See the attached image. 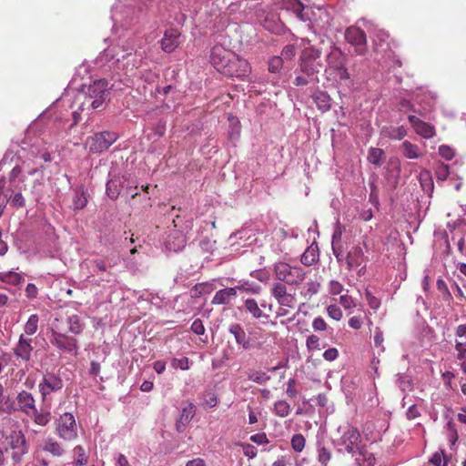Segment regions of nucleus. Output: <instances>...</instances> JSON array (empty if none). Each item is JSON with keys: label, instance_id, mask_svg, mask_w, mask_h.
I'll list each match as a JSON object with an SVG mask.
<instances>
[{"label": "nucleus", "instance_id": "1", "mask_svg": "<svg viewBox=\"0 0 466 466\" xmlns=\"http://www.w3.org/2000/svg\"><path fill=\"white\" fill-rule=\"evenodd\" d=\"M108 90V82L106 79L94 81L89 85L86 93H81L77 96L78 100L83 99L78 109L84 111L88 108H100L106 100Z\"/></svg>", "mask_w": 466, "mask_h": 466}, {"label": "nucleus", "instance_id": "2", "mask_svg": "<svg viewBox=\"0 0 466 466\" xmlns=\"http://www.w3.org/2000/svg\"><path fill=\"white\" fill-rule=\"evenodd\" d=\"M320 56L321 51L315 46L303 48L299 56L300 72L315 82H319L318 74L323 66Z\"/></svg>", "mask_w": 466, "mask_h": 466}, {"label": "nucleus", "instance_id": "3", "mask_svg": "<svg viewBox=\"0 0 466 466\" xmlns=\"http://www.w3.org/2000/svg\"><path fill=\"white\" fill-rule=\"evenodd\" d=\"M273 272L277 279L289 286H299L306 279L305 270L299 266H291L286 262H278L273 266Z\"/></svg>", "mask_w": 466, "mask_h": 466}, {"label": "nucleus", "instance_id": "4", "mask_svg": "<svg viewBox=\"0 0 466 466\" xmlns=\"http://www.w3.org/2000/svg\"><path fill=\"white\" fill-rule=\"evenodd\" d=\"M339 431H342L341 436L335 441L339 452H347L352 455L365 445L357 428L339 427Z\"/></svg>", "mask_w": 466, "mask_h": 466}, {"label": "nucleus", "instance_id": "5", "mask_svg": "<svg viewBox=\"0 0 466 466\" xmlns=\"http://www.w3.org/2000/svg\"><path fill=\"white\" fill-rule=\"evenodd\" d=\"M8 447L12 450L11 458L15 464L23 461V457L29 451V444L21 430H13L5 437Z\"/></svg>", "mask_w": 466, "mask_h": 466}, {"label": "nucleus", "instance_id": "6", "mask_svg": "<svg viewBox=\"0 0 466 466\" xmlns=\"http://www.w3.org/2000/svg\"><path fill=\"white\" fill-rule=\"evenodd\" d=\"M118 138L116 132L102 131L95 133L86 140V147L92 154H101L106 151Z\"/></svg>", "mask_w": 466, "mask_h": 466}, {"label": "nucleus", "instance_id": "7", "mask_svg": "<svg viewBox=\"0 0 466 466\" xmlns=\"http://www.w3.org/2000/svg\"><path fill=\"white\" fill-rule=\"evenodd\" d=\"M56 432L64 441H71L77 438V425L74 415L65 412L56 420Z\"/></svg>", "mask_w": 466, "mask_h": 466}, {"label": "nucleus", "instance_id": "8", "mask_svg": "<svg viewBox=\"0 0 466 466\" xmlns=\"http://www.w3.org/2000/svg\"><path fill=\"white\" fill-rule=\"evenodd\" d=\"M5 411L11 413L13 411H21L26 415H31L35 411V400L32 393L22 390L18 392L15 401H5Z\"/></svg>", "mask_w": 466, "mask_h": 466}, {"label": "nucleus", "instance_id": "9", "mask_svg": "<svg viewBox=\"0 0 466 466\" xmlns=\"http://www.w3.org/2000/svg\"><path fill=\"white\" fill-rule=\"evenodd\" d=\"M50 343L60 352L70 353L74 356L78 353V341L55 329H51Z\"/></svg>", "mask_w": 466, "mask_h": 466}, {"label": "nucleus", "instance_id": "10", "mask_svg": "<svg viewBox=\"0 0 466 466\" xmlns=\"http://www.w3.org/2000/svg\"><path fill=\"white\" fill-rule=\"evenodd\" d=\"M269 291L279 306L289 309L295 308L297 303L296 295L288 291L286 284L275 281L272 283Z\"/></svg>", "mask_w": 466, "mask_h": 466}, {"label": "nucleus", "instance_id": "11", "mask_svg": "<svg viewBox=\"0 0 466 466\" xmlns=\"http://www.w3.org/2000/svg\"><path fill=\"white\" fill-rule=\"evenodd\" d=\"M63 386V380L59 375L54 372H46L38 384L43 400H46L49 394L62 390Z\"/></svg>", "mask_w": 466, "mask_h": 466}, {"label": "nucleus", "instance_id": "12", "mask_svg": "<svg viewBox=\"0 0 466 466\" xmlns=\"http://www.w3.org/2000/svg\"><path fill=\"white\" fill-rule=\"evenodd\" d=\"M230 59H235V53L221 45H216L211 49L210 62L217 71L222 73Z\"/></svg>", "mask_w": 466, "mask_h": 466}, {"label": "nucleus", "instance_id": "13", "mask_svg": "<svg viewBox=\"0 0 466 466\" xmlns=\"http://www.w3.org/2000/svg\"><path fill=\"white\" fill-rule=\"evenodd\" d=\"M250 70L249 63L235 54V59H230L221 74L228 77L243 78L250 73Z\"/></svg>", "mask_w": 466, "mask_h": 466}, {"label": "nucleus", "instance_id": "14", "mask_svg": "<svg viewBox=\"0 0 466 466\" xmlns=\"http://www.w3.org/2000/svg\"><path fill=\"white\" fill-rule=\"evenodd\" d=\"M347 42L355 46L358 55H363L366 51L367 38L363 30L359 27L350 26L345 32Z\"/></svg>", "mask_w": 466, "mask_h": 466}, {"label": "nucleus", "instance_id": "15", "mask_svg": "<svg viewBox=\"0 0 466 466\" xmlns=\"http://www.w3.org/2000/svg\"><path fill=\"white\" fill-rule=\"evenodd\" d=\"M32 342L33 339L31 338L26 337L25 334H21L17 343L13 349L15 356L25 362H28L31 360L32 352L34 350Z\"/></svg>", "mask_w": 466, "mask_h": 466}, {"label": "nucleus", "instance_id": "16", "mask_svg": "<svg viewBox=\"0 0 466 466\" xmlns=\"http://www.w3.org/2000/svg\"><path fill=\"white\" fill-rule=\"evenodd\" d=\"M181 33L175 28H169L165 31L161 39V48L165 53L174 52L182 42Z\"/></svg>", "mask_w": 466, "mask_h": 466}, {"label": "nucleus", "instance_id": "17", "mask_svg": "<svg viewBox=\"0 0 466 466\" xmlns=\"http://www.w3.org/2000/svg\"><path fill=\"white\" fill-rule=\"evenodd\" d=\"M408 119L417 135L426 139L431 138L435 136L436 131L433 126L422 121L413 115H410Z\"/></svg>", "mask_w": 466, "mask_h": 466}, {"label": "nucleus", "instance_id": "18", "mask_svg": "<svg viewBox=\"0 0 466 466\" xmlns=\"http://www.w3.org/2000/svg\"><path fill=\"white\" fill-rule=\"evenodd\" d=\"M228 331L234 336L236 343L243 350H248L253 348L249 336L240 324H231L228 328Z\"/></svg>", "mask_w": 466, "mask_h": 466}, {"label": "nucleus", "instance_id": "19", "mask_svg": "<svg viewBox=\"0 0 466 466\" xmlns=\"http://www.w3.org/2000/svg\"><path fill=\"white\" fill-rule=\"evenodd\" d=\"M134 41L130 37V34L127 32L126 35L123 39H119L117 43V51L112 55L113 58H116V62H119L120 59H126L129 56L134 50Z\"/></svg>", "mask_w": 466, "mask_h": 466}, {"label": "nucleus", "instance_id": "20", "mask_svg": "<svg viewBox=\"0 0 466 466\" xmlns=\"http://www.w3.org/2000/svg\"><path fill=\"white\" fill-rule=\"evenodd\" d=\"M351 456L355 466H375L377 462L374 453L368 451L366 444Z\"/></svg>", "mask_w": 466, "mask_h": 466}, {"label": "nucleus", "instance_id": "21", "mask_svg": "<svg viewBox=\"0 0 466 466\" xmlns=\"http://www.w3.org/2000/svg\"><path fill=\"white\" fill-rule=\"evenodd\" d=\"M196 414V407L189 403L182 409L179 418L177 420L175 427L177 432H183L187 425L190 422Z\"/></svg>", "mask_w": 466, "mask_h": 466}, {"label": "nucleus", "instance_id": "22", "mask_svg": "<svg viewBox=\"0 0 466 466\" xmlns=\"http://www.w3.org/2000/svg\"><path fill=\"white\" fill-rule=\"evenodd\" d=\"M282 8L292 12L299 20L305 22L309 19L305 6L299 0H283Z\"/></svg>", "mask_w": 466, "mask_h": 466}, {"label": "nucleus", "instance_id": "23", "mask_svg": "<svg viewBox=\"0 0 466 466\" xmlns=\"http://www.w3.org/2000/svg\"><path fill=\"white\" fill-rule=\"evenodd\" d=\"M237 297L236 289L226 288L219 289L214 295L211 303L213 305H228Z\"/></svg>", "mask_w": 466, "mask_h": 466}, {"label": "nucleus", "instance_id": "24", "mask_svg": "<svg viewBox=\"0 0 466 466\" xmlns=\"http://www.w3.org/2000/svg\"><path fill=\"white\" fill-rule=\"evenodd\" d=\"M186 246V238L178 231H175L174 233H171L167 241H166V248L169 251L177 252L181 249H183Z\"/></svg>", "mask_w": 466, "mask_h": 466}, {"label": "nucleus", "instance_id": "25", "mask_svg": "<svg viewBox=\"0 0 466 466\" xmlns=\"http://www.w3.org/2000/svg\"><path fill=\"white\" fill-rule=\"evenodd\" d=\"M365 260L364 251L361 247H353L347 255V265L349 268L360 266Z\"/></svg>", "mask_w": 466, "mask_h": 466}, {"label": "nucleus", "instance_id": "26", "mask_svg": "<svg viewBox=\"0 0 466 466\" xmlns=\"http://www.w3.org/2000/svg\"><path fill=\"white\" fill-rule=\"evenodd\" d=\"M42 450L54 457H61L65 453L62 444L51 437L43 441Z\"/></svg>", "mask_w": 466, "mask_h": 466}, {"label": "nucleus", "instance_id": "27", "mask_svg": "<svg viewBox=\"0 0 466 466\" xmlns=\"http://www.w3.org/2000/svg\"><path fill=\"white\" fill-rule=\"evenodd\" d=\"M312 98L318 109L321 112L324 113L330 109L331 99L326 92L318 90L313 94Z\"/></svg>", "mask_w": 466, "mask_h": 466}, {"label": "nucleus", "instance_id": "28", "mask_svg": "<svg viewBox=\"0 0 466 466\" xmlns=\"http://www.w3.org/2000/svg\"><path fill=\"white\" fill-rule=\"evenodd\" d=\"M401 151L403 156L408 159H418L423 156L420 148L410 142L409 140H404L401 144Z\"/></svg>", "mask_w": 466, "mask_h": 466}, {"label": "nucleus", "instance_id": "29", "mask_svg": "<svg viewBox=\"0 0 466 466\" xmlns=\"http://www.w3.org/2000/svg\"><path fill=\"white\" fill-rule=\"evenodd\" d=\"M244 309L249 313L254 319H268V314H264L262 309L258 306V302L254 299H247L244 301Z\"/></svg>", "mask_w": 466, "mask_h": 466}, {"label": "nucleus", "instance_id": "30", "mask_svg": "<svg viewBox=\"0 0 466 466\" xmlns=\"http://www.w3.org/2000/svg\"><path fill=\"white\" fill-rule=\"evenodd\" d=\"M319 248L312 244L303 252L300 261L305 266H312L319 261Z\"/></svg>", "mask_w": 466, "mask_h": 466}, {"label": "nucleus", "instance_id": "31", "mask_svg": "<svg viewBox=\"0 0 466 466\" xmlns=\"http://www.w3.org/2000/svg\"><path fill=\"white\" fill-rule=\"evenodd\" d=\"M0 280L4 283L18 286L24 283L25 279L23 274L15 270L0 272Z\"/></svg>", "mask_w": 466, "mask_h": 466}, {"label": "nucleus", "instance_id": "32", "mask_svg": "<svg viewBox=\"0 0 466 466\" xmlns=\"http://www.w3.org/2000/svg\"><path fill=\"white\" fill-rule=\"evenodd\" d=\"M454 349L456 350V360L463 374L466 375V342L456 340Z\"/></svg>", "mask_w": 466, "mask_h": 466}, {"label": "nucleus", "instance_id": "33", "mask_svg": "<svg viewBox=\"0 0 466 466\" xmlns=\"http://www.w3.org/2000/svg\"><path fill=\"white\" fill-rule=\"evenodd\" d=\"M88 203L87 194L83 187L75 190L73 198V208L75 210H80L86 207Z\"/></svg>", "mask_w": 466, "mask_h": 466}, {"label": "nucleus", "instance_id": "34", "mask_svg": "<svg viewBox=\"0 0 466 466\" xmlns=\"http://www.w3.org/2000/svg\"><path fill=\"white\" fill-rule=\"evenodd\" d=\"M367 159L370 164L380 167L385 159V153L381 148L370 147Z\"/></svg>", "mask_w": 466, "mask_h": 466}, {"label": "nucleus", "instance_id": "35", "mask_svg": "<svg viewBox=\"0 0 466 466\" xmlns=\"http://www.w3.org/2000/svg\"><path fill=\"white\" fill-rule=\"evenodd\" d=\"M328 64L329 68H332L335 71L345 66L344 57L341 52L338 49L333 50L328 56Z\"/></svg>", "mask_w": 466, "mask_h": 466}, {"label": "nucleus", "instance_id": "36", "mask_svg": "<svg viewBox=\"0 0 466 466\" xmlns=\"http://www.w3.org/2000/svg\"><path fill=\"white\" fill-rule=\"evenodd\" d=\"M320 289V283L318 280H309L303 286L300 295L308 299L318 294Z\"/></svg>", "mask_w": 466, "mask_h": 466}, {"label": "nucleus", "instance_id": "37", "mask_svg": "<svg viewBox=\"0 0 466 466\" xmlns=\"http://www.w3.org/2000/svg\"><path fill=\"white\" fill-rule=\"evenodd\" d=\"M122 182L119 178H112L106 184V194L111 199H116L120 195Z\"/></svg>", "mask_w": 466, "mask_h": 466}, {"label": "nucleus", "instance_id": "38", "mask_svg": "<svg viewBox=\"0 0 466 466\" xmlns=\"http://www.w3.org/2000/svg\"><path fill=\"white\" fill-rule=\"evenodd\" d=\"M66 321L68 325V332L74 335H78L83 331L84 326L77 315L69 316Z\"/></svg>", "mask_w": 466, "mask_h": 466}, {"label": "nucleus", "instance_id": "39", "mask_svg": "<svg viewBox=\"0 0 466 466\" xmlns=\"http://www.w3.org/2000/svg\"><path fill=\"white\" fill-rule=\"evenodd\" d=\"M39 317L37 314H32L29 316L27 321L24 326L25 335L32 336L38 329Z\"/></svg>", "mask_w": 466, "mask_h": 466}, {"label": "nucleus", "instance_id": "40", "mask_svg": "<svg viewBox=\"0 0 466 466\" xmlns=\"http://www.w3.org/2000/svg\"><path fill=\"white\" fill-rule=\"evenodd\" d=\"M89 264L93 268L94 273L97 274L98 272L106 271L107 268L112 267L113 265L107 263L105 258H95L89 260Z\"/></svg>", "mask_w": 466, "mask_h": 466}, {"label": "nucleus", "instance_id": "41", "mask_svg": "<svg viewBox=\"0 0 466 466\" xmlns=\"http://www.w3.org/2000/svg\"><path fill=\"white\" fill-rule=\"evenodd\" d=\"M248 380L261 385L268 381L270 377L261 370H250L248 372Z\"/></svg>", "mask_w": 466, "mask_h": 466}, {"label": "nucleus", "instance_id": "42", "mask_svg": "<svg viewBox=\"0 0 466 466\" xmlns=\"http://www.w3.org/2000/svg\"><path fill=\"white\" fill-rule=\"evenodd\" d=\"M317 451L319 462L322 466H327L328 462L330 461L332 457L331 451L319 442H318Z\"/></svg>", "mask_w": 466, "mask_h": 466}, {"label": "nucleus", "instance_id": "43", "mask_svg": "<svg viewBox=\"0 0 466 466\" xmlns=\"http://www.w3.org/2000/svg\"><path fill=\"white\" fill-rule=\"evenodd\" d=\"M212 290V287L208 283H198L190 289L191 298L197 299L203 294L209 293Z\"/></svg>", "mask_w": 466, "mask_h": 466}, {"label": "nucleus", "instance_id": "44", "mask_svg": "<svg viewBox=\"0 0 466 466\" xmlns=\"http://www.w3.org/2000/svg\"><path fill=\"white\" fill-rule=\"evenodd\" d=\"M384 132L388 137L395 140H401L404 137L407 136V130L402 126L398 127H390Z\"/></svg>", "mask_w": 466, "mask_h": 466}, {"label": "nucleus", "instance_id": "45", "mask_svg": "<svg viewBox=\"0 0 466 466\" xmlns=\"http://www.w3.org/2000/svg\"><path fill=\"white\" fill-rule=\"evenodd\" d=\"M74 455H75V466H82L87 463L88 457L86 454L85 449L77 445L74 449Z\"/></svg>", "mask_w": 466, "mask_h": 466}, {"label": "nucleus", "instance_id": "46", "mask_svg": "<svg viewBox=\"0 0 466 466\" xmlns=\"http://www.w3.org/2000/svg\"><path fill=\"white\" fill-rule=\"evenodd\" d=\"M233 289H236V292L238 293V290L242 292H248L251 294H258L260 291V287L258 285H256L254 283H249L248 281H245L239 284L236 287H233Z\"/></svg>", "mask_w": 466, "mask_h": 466}, {"label": "nucleus", "instance_id": "47", "mask_svg": "<svg viewBox=\"0 0 466 466\" xmlns=\"http://www.w3.org/2000/svg\"><path fill=\"white\" fill-rule=\"evenodd\" d=\"M275 414L279 417H287L290 412V406L286 400H278L274 404Z\"/></svg>", "mask_w": 466, "mask_h": 466}, {"label": "nucleus", "instance_id": "48", "mask_svg": "<svg viewBox=\"0 0 466 466\" xmlns=\"http://www.w3.org/2000/svg\"><path fill=\"white\" fill-rule=\"evenodd\" d=\"M283 67V58L279 56H272L268 63V68L270 73L278 74Z\"/></svg>", "mask_w": 466, "mask_h": 466}, {"label": "nucleus", "instance_id": "49", "mask_svg": "<svg viewBox=\"0 0 466 466\" xmlns=\"http://www.w3.org/2000/svg\"><path fill=\"white\" fill-rule=\"evenodd\" d=\"M290 443L296 452H301L305 448L306 440L302 434L298 433L292 436Z\"/></svg>", "mask_w": 466, "mask_h": 466}, {"label": "nucleus", "instance_id": "50", "mask_svg": "<svg viewBox=\"0 0 466 466\" xmlns=\"http://www.w3.org/2000/svg\"><path fill=\"white\" fill-rule=\"evenodd\" d=\"M30 416H33L35 423L40 426H46L50 421V413L39 412L37 409Z\"/></svg>", "mask_w": 466, "mask_h": 466}, {"label": "nucleus", "instance_id": "51", "mask_svg": "<svg viewBox=\"0 0 466 466\" xmlns=\"http://www.w3.org/2000/svg\"><path fill=\"white\" fill-rule=\"evenodd\" d=\"M397 385L402 390H411L412 382L410 376L406 374H399L397 379Z\"/></svg>", "mask_w": 466, "mask_h": 466}, {"label": "nucleus", "instance_id": "52", "mask_svg": "<svg viewBox=\"0 0 466 466\" xmlns=\"http://www.w3.org/2000/svg\"><path fill=\"white\" fill-rule=\"evenodd\" d=\"M420 181L424 190H432L433 182L430 175V172L426 170L421 171L420 174Z\"/></svg>", "mask_w": 466, "mask_h": 466}, {"label": "nucleus", "instance_id": "53", "mask_svg": "<svg viewBox=\"0 0 466 466\" xmlns=\"http://www.w3.org/2000/svg\"><path fill=\"white\" fill-rule=\"evenodd\" d=\"M343 231L344 227L339 222H337L332 234L331 246L335 247V245L340 244Z\"/></svg>", "mask_w": 466, "mask_h": 466}, {"label": "nucleus", "instance_id": "54", "mask_svg": "<svg viewBox=\"0 0 466 466\" xmlns=\"http://www.w3.org/2000/svg\"><path fill=\"white\" fill-rule=\"evenodd\" d=\"M243 449L244 455L248 459H254L257 456L258 451L255 446L249 443H238Z\"/></svg>", "mask_w": 466, "mask_h": 466}, {"label": "nucleus", "instance_id": "55", "mask_svg": "<svg viewBox=\"0 0 466 466\" xmlns=\"http://www.w3.org/2000/svg\"><path fill=\"white\" fill-rule=\"evenodd\" d=\"M296 56V46L294 45H287L281 51L282 58L291 60Z\"/></svg>", "mask_w": 466, "mask_h": 466}, {"label": "nucleus", "instance_id": "56", "mask_svg": "<svg viewBox=\"0 0 466 466\" xmlns=\"http://www.w3.org/2000/svg\"><path fill=\"white\" fill-rule=\"evenodd\" d=\"M365 298H366V300H367L369 306L372 309H378L380 308V300L378 298H376L374 295H372V293L370 290L365 291Z\"/></svg>", "mask_w": 466, "mask_h": 466}, {"label": "nucleus", "instance_id": "57", "mask_svg": "<svg viewBox=\"0 0 466 466\" xmlns=\"http://www.w3.org/2000/svg\"><path fill=\"white\" fill-rule=\"evenodd\" d=\"M327 313L331 319L335 320H339L342 318V311L337 305H329L327 308Z\"/></svg>", "mask_w": 466, "mask_h": 466}, {"label": "nucleus", "instance_id": "58", "mask_svg": "<svg viewBox=\"0 0 466 466\" xmlns=\"http://www.w3.org/2000/svg\"><path fill=\"white\" fill-rule=\"evenodd\" d=\"M172 367L187 370L189 369V360L187 357H183L181 359H173Z\"/></svg>", "mask_w": 466, "mask_h": 466}, {"label": "nucleus", "instance_id": "59", "mask_svg": "<svg viewBox=\"0 0 466 466\" xmlns=\"http://www.w3.org/2000/svg\"><path fill=\"white\" fill-rule=\"evenodd\" d=\"M306 346L309 350L312 351L319 349V339L316 335H310L307 338Z\"/></svg>", "mask_w": 466, "mask_h": 466}, {"label": "nucleus", "instance_id": "60", "mask_svg": "<svg viewBox=\"0 0 466 466\" xmlns=\"http://www.w3.org/2000/svg\"><path fill=\"white\" fill-rule=\"evenodd\" d=\"M430 462L435 466H448L447 461L443 460V451L435 452L430 459Z\"/></svg>", "mask_w": 466, "mask_h": 466}, {"label": "nucleus", "instance_id": "61", "mask_svg": "<svg viewBox=\"0 0 466 466\" xmlns=\"http://www.w3.org/2000/svg\"><path fill=\"white\" fill-rule=\"evenodd\" d=\"M439 154L442 158L446 160H451L454 156L453 150L446 145L440 146Z\"/></svg>", "mask_w": 466, "mask_h": 466}, {"label": "nucleus", "instance_id": "62", "mask_svg": "<svg viewBox=\"0 0 466 466\" xmlns=\"http://www.w3.org/2000/svg\"><path fill=\"white\" fill-rule=\"evenodd\" d=\"M191 330L197 335H203L205 332V327L201 319H197L191 324Z\"/></svg>", "mask_w": 466, "mask_h": 466}, {"label": "nucleus", "instance_id": "63", "mask_svg": "<svg viewBox=\"0 0 466 466\" xmlns=\"http://www.w3.org/2000/svg\"><path fill=\"white\" fill-rule=\"evenodd\" d=\"M296 380L294 379H289L287 382V390L286 394L289 398H295L298 395V390L295 388Z\"/></svg>", "mask_w": 466, "mask_h": 466}, {"label": "nucleus", "instance_id": "64", "mask_svg": "<svg viewBox=\"0 0 466 466\" xmlns=\"http://www.w3.org/2000/svg\"><path fill=\"white\" fill-rule=\"evenodd\" d=\"M312 328L316 331H323L327 329V324L321 317H317L312 321Z\"/></svg>", "mask_w": 466, "mask_h": 466}]
</instances>
